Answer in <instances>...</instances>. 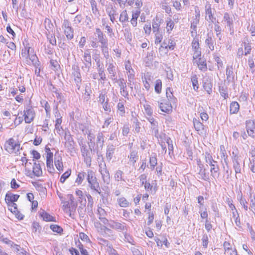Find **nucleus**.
Here are the masks:
<instances>
[{"label":"nucleus","mask_w":255,"mask_h":255,"mask_svg":"<svg viewBox=\"0 0 255 255\" xmlns=\"http://www.w3.org/2000/svg\"><path fill=\"white\" fill-rule=\"evenodd\" d=\"M249 209L255 214V198H251Z\"/></svg>","instance_id":"63"},{"label":"nucleus","mask_w":255,"mask_h":255,"mask_svg":"<svg viewBox=\"0 0 255 255\" xmlns=\"http://www.w3.org/2000/svg\"><path fill=\"white\" fill-rule=\"evenodd\" d=\"M20 146L18 141L16 142L13 138H10L5 143L4 148L10 153H16L19 150Z\"/></svg>","instance_id":"4"},{"label":"nucleus","mask_w":255,"mask_h":255,"mask_svg":"<svg viewBox=\"0 0 255 255\" xmlns=\"http://www.w3.org/2000/svg\"><path fill=\"white\" fill-rule=\"evenodd\" d=\"M118 109L120 112V115L123 116L125 113V107L123 103L119 102L117 105Z\"/></svg>","instance_id":"61"},{"label":"nucleus","mask_w":255,"mask_h":255,"mask_svg":"<svg viewBox=\"0 0 255 255\" xmlns=\"http://www.w3.org/2000/svg\"><path fill=\"white\" fill-rule=\"evenodd\" d=\"M104 143V136L102 132H99L97 135V144L102 148Z\"/></svg>","instance_id":"32"},{"label":"nucleus","mask_w":255,"mask_h":255,"mask_svg":"<svg viewBox=\"0 0 255 255\" xmlns=\"http://www.w3.org/2000/svg\"><path fill=\"white\" fill-rule=\"evenodd\" d=\"M197 64L200 70L203 71H205L207 70V67L206 61L205 60L199 58L198 61L197 62Z\"/></svg>","instance_id":"34"},{"label":"nucleus","mask_w":255,"mask_h":255,"mask_svg":"<svg viewBox=\"0 0 255 255\" xmlns=\"http://www.w3.org/2000/svg\"><path fill=\"white\" fill-rule=\"evenodd\" d=\"M123 172L121 170H118L117 171H116L114 176L115 180L117 181H125V179L123 178Z\"/></svg>","instance_id":"45"},{"label":"nucleus","mask_w":255,"mask_h":255,"mask_svg":"<svg viewBox=\"0 0 255 255\" xmlns=\"http://www.w3.org/2000/svg\"><path fill=\"white\" fill-rule=\"evenodd\" d=\"M97 240L100 245L106 246L109 249H112V245L108 240L100 237L97 238Z\"/></svg>","instance_id":"35"},{"label":"nucleus","mask_w":255,"mask_h":255,"mask_svg":"<svg viewBox=\"0 0 255 255\" xmlns=\"http://www.w3.org/2000/svg\"><path fill=\"white\" fill-rule=\"evenodd\" d=\"M148 121L151 124V128L154 133L155 135H156L158 133V123L156 122L154 119L152 117H149L147 118Z\"/></svg>","instance_id":"22"},{"label":"nucleus","mask_w":255,"mask_h":255,"mask_svg":"<svg viewBox=\"0 0 255 255\" xmlns=\"http://www.w3.org/2000/svg\"><path fill=\"white\" fill-rule=\"evenodd\" d=\"M95 34L97 37L98 41L101 45L108 43V39L106 35L104 34L103 32L99 28H96Z\"/></svg>","instance_id":"15"},{"label":"nucleus","mask_w":255,"mask_h":255,"mask_svg":"<svg viewBox=\"0 0 255 255\" xmlns=\"http://www.w3.org/2000/svg\"><path fill=\"white\" fill-rule=\"evenodd\" d=\"M119 205L122 207H127L129 205L128 202L124 197L118 199Z\"/></svg>","instance_id":"49"},{"label":"nucleus","mask_w":255,"mask_h":255,"mask_svg":"<svg viewBox=\"0 0 255 255\" xmlns=\"http://www.w3.org/2000/svg\"><path fill=\"white\" fill-rule=\"evenodd\" d=\"M223 21L226 23L227 26L229 28L231 31V34H233L234 33L233 17L230 15L228 13L226 12L224 14Z\"/></svg>","instance_id":"14"},{"label":"nucleus","mask_w":255,"mask_h":255,"mask_svg":"<svg viewBox=\"0 0 255 255\" xmlns=\"http://www.w3.org/2000/svg\"><path fill=\"white\" fill-rule=\"evenodd\" d=\"M107 71L111 76L115 77L116 76V67L113 63H110L107 67Z\"/></svg>","instance_id":"40"},{"label":"nucleus","mask_w":255,"mask_h":255,"mask_svg":"<svg viewBox=\"0 0 255 255\" xmlns=\"http://www.w3.org/2000/svg\"><path fill=\"white\" fill-rule=\"evenodd\" d=\"M103 106V108L105 112L110 113L111 111V106L109 104V99L107 98L106 102L101 104Z\"/></svg>","instance_id":"53"},{"label":"nucleus","mask_w":255,"mask_h":255,"mask_svg":"<svg viewBox=\"0 0 255 255\" xmlns=\"http://www.w3.org/2000/svg\"><path fill=\"white\" fill-rule=\"evenodd\" d=\"M83 57V59L82 61L83 62L92 63L91 56L89 49H87L85 51Z\"/></svg>","instance_id":"33"},{"label":"nucleus","mask_w":255,"mask_h":255,"mask_svg":"<svg viewBox=\"0 0 255 255\" xmlns=\"http://www.w3.org/2000/svg\"><path fill=\"white\" fill-rule=\"evenodd\" d=\"M162 87L161 81L160 79H158L156 81L155 85L154 87L155 91L159 94L161 92Z\"/></svg>","instance_id":"52"},{"label":"nucleus","mask_w":255,"mask_h":255,"mask_svg":"<svg viewBox=\"0 0 255 255\" xmlns=\"http://www.w3.org/2000/svg\"><path fill=\"white\" fill-rule=\"evenodd\" d=\"M204 156L206 162L211 167L210 172L211 176L214 179L218 178L220 176V172L217 162L214 160L212 155L208 152L205 153Z\"/></svg>","instance_id":"2"},{"label":"nucleus","mask_w":255,"mask_h":255,"mask_svg":"<svg viewBox=\"0 0 255 255\" xmlns=\"http://www.w3.org/2000/svg\"><path fill=\"white\" fill-rule=\"evenodd\" d=\"M33 173L37 176H40L42 174V171L39 164L34 163L33 167Z\"/></svg>","instance_id":"31"},{"label":"nucleus","mask_w":255,"mask_h":255,"mask_svg":"<svg viewBox=\"0 0 255 255\" xmlns=\"http://www.w3.org/2000/svg\"><path fill=\"white\" fill-rule=\"evenodd\" d=\"M108 43L101 45V48L102 53H103L104 57L106 59H108L109 57V48H108Z\"/></svg>","instance_id":"39"},{"label":"nucleus","mask_w":255,"mask_h":255,"mask_svg":"<svg viewBox=\"0 0 255 255\" xmlns=\"http://www.w3.org/2000/svg\"><path fill=\"white\" fill-rule=\"evenodd\" d=\"M86 173L85 172H80L78 173L77 178L76 180V182L78 183V185L81 184L82 182L83 181L85 176Z\"/></svg>","instance_id":"43"},{"label":"nucleus","mask_w":255,"mask_h":255,"mask_svg":"<svg viewBox=\"0 0 255 255\" xmlns=\"http://www.w3.org/2000/svg\"><path fill=\"white\" fill-rule=\"evenodd\" d=\"M98 74L100 77L99 79V81L102 80L103 81H105L106 80V76L105 73L104 68H101L99 70H98Z\"/></svg>","instance_id":"59"},{"label":"nucleus","mask_w":255,"mask_h":255,"mask_svg":"<svg viewBox=\"0 0 255 255\" xmlns=\"http://www.w3.org/2000/svg\"><path fill=\"white\" fill-rule=\"evenodd\" d=\"M232 160L233 163V167L235 169L236 173H240L241 171L240 166V159L239 157L234 152H232Z\"/></svg>","instance_id":"13"},{"label":"nucleus","mask_w":255,"mask_h":255,"mask_svg":"<svg viewBox=\"0 0 255 255\" xmlns=\"http://www.w3.org/2000/svg\"><path fill=\"white\" fill-rule=\"evenodd\" d=\"M81 148V152L82 155L84 158V162L86 163L88 167H90L91 165V152L92 151L88 149L85 144L82 142L79 143Z\"/></svg>","instance_id":"3"},{"label":"nucleus","mask_w":255,"mask_h":255,"mask_svg":"<svg viewBox=\"0 0 255 255\" xmlns=\"http://www.w3.org/2000/svg\"><path fill=\"white\" fill-rule=\"evenodd\" d=\"M220 152L222 158L224 159V162L227 164L228 155H227L224 145L220 146Z\"/></svg>","instance_id":"46"},{"label":"nucleus","mask_w":255,"mask_h":255,"mask_svg":"<svg viewBox=\"0 0 255 255\" xmlns=\"http://www.w3.org/2000/svg\"><path fill=\"white\" fill-rule=\"evenodd\" d=\"M118 85L120 87V93L125 98L128 99V92L127 91V84L125 79L120 78L118 81Z\"/></svg>","instance_id":"9"},{"label":"nucleus","mask_w":255,"mask_h":255,"mask_svg":"<svg viewBox=\"0 0 255 255\" xmlns=\"http://www.w3.org/2000/svg\"><path fill=\"white\" fill-rule=\"evenodd\" d=\"M63 26L64 28V33L66 37L68 39H71L73 38V30L72 27L70 26L69 22L68 20H65L63 23Z\"/></svg>","instance_id":"12"},{"label":"nucleus","mask_w":255,"mask_h":255,"mask_svg":"<svg viewBox=\"0 0 255 255\" xmlns=\"http://www.w3.org/2000/svg\"><path fill=\"white\" fill-rule=\"evenodd\" d=\"M198 167L199 168L198 171L199 178L205 181H209V177L208 175L206 173V169L204 168V165L203 164L199 163Z\"/></svg>","instance_id":"18"},{"label":"nucleus","mask_w":255,"mask_h":255,"mask_svg":"<svg viewBox=\"0 0 255 255\" xmlns=\"http://www.w3.org/2000/svg\"><path fill=\"white\" fill-rule=\"evenodd\" d=\"M116 150V146L113 144H109L107 146L106 157L107 160L110 162Z\"/></svg>","instance_id":"16"},{"label":"nucleus","mask_w":255,"mask_h":255,"mask_svg":"<svg viewBox=\"0 0 255 255\" xmlns=\"http://www.w3.org/2000/svg\"><path fill=\"white\" fill-rule=\"evenodd\" d=\"M240 106L238 102H232L230 106V113L231 114H235L238 112Z\"/></svg>","instance_id":"29"},{"label":"nucleus","mask_w":255,"mask_h":255,"mask_svg":"<svg viewBox=\"0 0 255 255\" xmlns=\"http://www.w3.org/2000/svg\"><path fill=\"white\" fill-rule=\"evenodd\" d=\"M54 164L57 169L61 171L63 170V164L62 162V157L59 155L58 152L55 154Z\"/></svg>","instance_id":"19"},{"label":"nucleus","mask_w":255,"mask_h":255,"mask_svg":"<svg viewBox=\"0 0 255 255\" xmlns=\"http://www.w3.org/2000/svg\"><path fill=\"white\" fill-rule=\"evenodd\" d=\"M90 84H89V85L86 84L85 88V93L84 95V100H86V101H88L90 99Z\"/></svg>","instance_id":"38"},{"label":"nucleus","mask_w":255,"mask_h":255,"mask_svg":"<svg viewBox=\"0 0 255 255\" xmlns=\"http://www.w3.org/2000/svg\"><path fill=\"white\" fill-rule=\"evenodd\" d=\"M203 87L208 94H211L212 89V83L210 80L206 79L204 81Z\"/></svg>","instance_id":"30"},{"label":"nucleus","mask_w":255,"mask_h":255,"mask_svg":"<svg viewBox=\"0 0 255 255\" xmlns=\"http://www.w3.org/2000/svg\"><path fill=\"white\" fill-rule=\"evenodd\" d=\"M158 104L159 108L162 112L169 114L172 111V107L171 103L167 101L160 103H158Z\"/></svg>","instance_id":"17"},{"label":"nucleus","mask_w":255,"mask_h":255,"mask_svg":"<svg viewBox=\"0 0 255 255\" xmlns=\"http://www.w3.org/2000/svg\"><path fill=\"white\" fill-rule=\"evenodd\" d=\"M71 169H69L66 172H65L61 176L60 179V181L63 183L65 180L70 176L71 175Z\"/></svg>","instance_id":"48"},{"label":"nucleus","mask_w":255,"mask_h":255,"mask_svg":"<svg viewBox=\"0 0 255 255\" xmlns=\"http://www.w3.org/2000/svg\"><path fill=\"white\" fill-rule=\"evenodd\" d=\"M119 20L122 23L128 21V16L126 10H124L121 13Z\"/></svg>","instance_id":"36"},{"label":"nucleus","mask_w":255,"mask_h":255,"mask_svg":"<svg viewBox=\"0 0 255 255\" xmlns=\"http://www.w3.org/2000/svg\"><path fill=\"white\" fill-rule=\"evenodd\" d=\"M246 128L248 134L253 137H255V126L254 124L250 122L247 123Z\"/></svg>","instance_id":"25"},{"label":"nucleus","mask_w":255,"mask_h":255,"mask_svg":"<svg viewBox=\"0 0 255 255\" xmlns=\"http://www.w3.org/2000/svg\"><path fill=\"white\" fill-rule=\"evenodd\" d=\"M218 22L217 23H215L214 25V30L216 32V35L219 38V40H221L222 38V28L218 24Z\"/></svg>","instance_id":"42"},{"label":"nucleus","mask_w":255,"mask_h":255,"mask_svg":"<svg viewBox=\"0 0 255 255\" xmlns=\"http://www.w3.org/2000/svg\"><path fill=\"white\" fill-rule=\"evenodd\" d=\"M83 65L82 66L81 69L85 72H89L92 66V63L83 62Z\"/></svg>","instance_id":"58"},{"label":"nucleus","mask_w":255,"mask_h":255,"mask_svg":"<svg viewBox=\"0 0 255 255\" xmlns=\"http://www.w3.org/2000/svg\"><path fill=\"white\" fill-rule=\"evenodd\" d=\"M40 215L42 217L43 220L47 222L53 221V217L49 214L45 212L44 211L40 213Z\"/></svg>","instance_id":"44"},{"label":"nucleus","mask_w":255,"mask_h":255,"mask_svg":"<svg viewBox=\"0 0 255 255\" xmlns=\"http://www.w3.org/2000/svg\"><path fill=\"white\" fill-rule=\"evenodd\" d=\"M90 2L91 5L92 12L94 14H96V12L98 11V8L97 7V3L95 0H90Z\"/></svg>","instance_id":"60"},{"label":"nucleus","mask_w":255,"mask_h":255,"mask_svg":"<svg viewBox=\"0 0 255 255\" xmlns=\"http://www.w3.org/2000/svg\"><path fill=\"white\" fill-rule=\"evenodd\" d=\"M198 78L196 75H194L191 77V81L193 89L195 91H197L198 89Z\"/></svg>","instance_id":"50"},{"label":"nucleus","mask_w":255,"mask_h":255,"mask_svg":"<svg viewBox=\"0 0 255 255\" xmlns=\"http://www.w3.org/2000/svg\"><path fill=\"white\" fill-rule=\"evenodd\" d=\"M152 26L153 32L154 33H158V32H160L159 31L160 24L158 22H157L155 21H153V22H152Z\"/></svg>","instance_id":"56"},{"label":"nucleus","mask_w":255,"mask_h":255,"mask_svg":"<svg viewBox=\"0 0 255 255\" xmlns=\"http://www.w3.org/2000/svg\"><path fill=\"white\" fill-rule=\"evenodd\" d=\"M86 132L87 134L89 147L91 151H92V147H93L95 145L94 139L95 135L91 130H89Z\"/></svg>","instance_id":"21"},{"label":"nucleus","mask_w":255,"mask_h":255,"mask_svg":"<svg viewBox=\"0 0 255 255\" xmlns=\"http://www.w3.org/2000/svg\"><path fill=\"white\" fill-rule=\"evenodd\" d=\"M174 26V22L171 19V18H169V20L167 21V23H166L167 31L168 32H170V31L172 30Z\"/></svg>","instance_id":"54"},{"label":"nucleus","mask_w":255,"mask_h":255,"mask_svg":"<svg viewBox=\"0 0 255 255\" xmlns=\"http://www.w3.org/2000/svg\"><path fill=\"white\" fill-rule=\"evenodd\" d=\"M166 97L168 98L169 103H174L176 101V98L173 96L172 93L169 88L166 90Z\"/></svg>","instance_id":"41"},{"label":"nucleus","mask_w":255,"mask_h":255,"mask_svg":"<svg viewBox=\"0 0 255 255\" xmlns=\"http://www.w3.org/2000/svg\"><path fill=\"white\" fill-rule=\"evenodd\" d=\"M19 197V195L17 194H6L5 196V201L8 202H10L11 205H13V206H16V204L14 203V202L16 201L18 198Z\"/></svg>","instance_id":"27"},{"label":"nucleus","mask_w":255,"mask_h":255,"mask_svg":"<svg viewBox=\"0 0 255 255\" xmlns=\"http://www.w3.org/2000/svg\"><path fill=\"white\" fill-rule=\"evenodd\" d=\"M72 75L74 78H81L80 69L77 65H74L72 67Z\"/></svg>","instance_id":"37"},{"label":"nucleus","mask_w":255,"mask_h":255,"mask_svg":"<svg viewBox=\"0 0 255 255\" xmlns=\"http://www.w3.org/2000/svg\"><path fill=\"white\" fill-rule=\"evenodd\" d=\"M106 11L110 17L111 21L114 23L116 17L118 15L117 8L112 4L109 5L106 7Z\"/></svg>","instance_id":"8"},{"label":"nucleus","mask_w":255,"mask_h":255,"mask_svg":"<svg viewBox=\"0 0 255 255\" xmlns=\"http://www.w3.org/2000/svg\"><path fill=\"white\" fill-rule=\"evenodd\" d=\"M86 173L85 177L90 188L92 190L96 191L100 195L103 196V194L100 190L99 184L95 176V172L91 169H88Z\"/></svg>","instance_id":"1"},{"label":"nucleus","mask_w":255,"mask_h":255,"mask_svg":"<svg viewBox=\"0 0 255 255\" xmlns=\"http://www.w3.org/2000/svg\"><path fill=\"white\" fill-rule=\"evenodd\" d=\"M24 120L26 123L29 124L33 121L35 117V112L32 108L27 109L24 111Z\"/></svg>","instance_id":"11"},{"label":"nucleus","mask_w":255,"mask_h":255,"mask_svg":"<svg viewBox=\"0 0 255 255\" xmlns=\"http://www.w3.org/2000/svg\"><path fill=\"white\" fill-rule=\"evenodd\" d=\"M193 124L195 129L198 131L201 132V133H203V131L204 130V125L203 124L198 120L196 119H193Z\"/></svg>","instance_id":"28"},{"label":"nucleus","mask_w":255,"mask_h":255,"mask_svg":"<svg viewBox=\"0 0 255 255\" xmlns=\"http://www.w3.org/2000/svg\"><path fill=\"white\" fill-rule=\"evenodd\" d=\"M146 114L149 117H152L153 110L149 105L145 104L143 105Z\"/></svg>","instance_id":"51"},{"label":"nucleus","mask_w":255,"mask_h":255,"mask_svg":"<svg viewBox=\"0 0 255 255\" xmlns=\"http://www.w3.org/2000/svg\"><path fill=\"white\" fill-rule=\"evenodd\" d=\"M98 225L100 226V228L98 230V232L104 237L107 238L110 240H115V237L113 234V231L105 226H101L100 223H97L95 226L98 228Z\"/></svg>","instance_id":"5"},{"label":"nucleus","mask_w":255,"mask_h":255,"mask_svg":"<svg viewBox=\"0 0 255 255\" xmlns=\"http://www.w3.org/2000/svg\"><path fill=\"white\" fill-rule=\"evenodd\" d=\"M205 18L207 20H209L210 22L214 23L216 20V17H214L211 8V5L207 2L205 5Z\"/></svg>","instance_id":"10"},{"label":"nucleus","mask_w":255,"mask_h":255,"mask_svg":"<svg viewBox=\"0 0 255 255\" xmlns=\"http://www.w3.org/2000/svg\"><path fill=\"white\" fill-rule=\"evenodd\" d=\"M155 43L157 44L161 42L163 38L162 32L155 33Z\"/></svg>","instance_id":"57"},{"label":"nucleus","mask_w":255,"mask_h":255,"mask_svg":"<svg viewBox=\"0 0 255 255\" xmlns=\"http://www.w3.org/2000/svg\"><path fill=\"white\" fill-rule=\"evenodd\" d=\"M99 171L102 175L104 183L107 184H109L110 182V175L105 163L103 165L102 164L99 165Z\"/></svg>","instance_id":"6"},{"label":"nucleus","mask_w":255,"mask_h":255,"mask_svg":"<svg viewBox=\"0 0 255 255\" xmlns=\"http://www.w3.org/2000/svg\"><path fill=\"white\" fill-rule=\"evenodd\" d=\"M214 40L213 38L212 33H208L207 38L205 40V44L208 46L209 48L213 51L214 49Z\"/></svg>","instance_id":"24"},{"label":"nucleus","mask_w":255,"mask_h":255,"mask_svg":"<svg viewBox=\"0 0 255 255\" xmlns=\"http://www.w3.org/2000/svg\"><path fill=\"white\" fill-rule=\"evenodd\" d=\"M130 162L134 166L138 159V152L136 150H131L128 156Z\"/></svg>","instance_id":"23"},{"label":"nucleus","mask_w":255,"mask_h":255,"mask_svg":"<svg viewBox=\"0 0 255 255\" xmlns=\"http://www.w3.org/2000/svg\"><path fill=\"white\" fill-rule=\"evenodd\" d=\"M46 165L48 169V171L50 173H54L55 169L53 167V162H51L49 163V162H46Z\"/></svg>","instance_id":"64"},{"label":"nucleus","mask_w":255,"mask_h":255,"mask_svg":"<svg viewBox=\"0 0 255 255\" xmlns=\"http://www.w3.org/2000/svg\"><path fill=\"white\" fill-rule=\"evenodd\" d=\"M226 74L227 76V80L228 82L233 81L234 79V73L232 66H227L226 70Z\"/></svg>","instance_id":"26"},{"label":"nucleus","mask_w":255,"mask_h":255,"mask_svg":"<svg viewBox=\"0 0 255 255\" xmlns=\"http://www.w3.org/2000/svg\"><path fill=\"white\" fill-rule=\"evenodd\" d=\"M50 229L54 232H56L57 233H61L63 232V229L57 225H52L50 226Z\"/></svg>","instance_id":"55"},{"label":"nucleus","mask_w":255,"mask_h":255,"mask_svg":"<svg viewBox=\"0 0 255 255\" xmlns=\"http://www.w3.org/2000/svg\"><path fill=\"white\" fill-rule=\"evenodd\" d=\"M109 226L111 228L119 232H124L128 230V226L126 223H120L114 220L110 221Z\"/></svg>","instance_id":"7"},{"label":"nucleus","mask_w":255,"mask_h":255,"mask_svg":"<svg viewBox=\"0 0 255 255\" xmlns=\"http://www.w3.org/2000/svg\"><path fill=\"white\" fill-rule=\"evenodd\" d=\"M157 158L155 156H151L149 158L150 168L153 170L157 165Z\"/></svg>","instance_id":"47"},{"label":"nucleus","mask_w":255,"mask_h":255,"mask_svg":"<svg viewBox=\"0 0 255 255\" xmlns=\"http://www.w3.org/2000/svg\"><path fill=\"white\" fill-rule=\"evenodd\" d=\"M30 47H29L27 49V55L29 57V60H27V63L28 64H32L34 66L36 65L39 66V62L38 61V58L35 54H33L30 56Z\"/></svg>","instance_id":"20"},{"label":"nucleus","mask_w":255,"mask_h":255,"mask_svg":"<svg viewBox=\"0 0 255 255\" xmlns=\"http://www.w3.org/2000/svg\"><path fill=\"white\" fill-rule=\"evenodd\" d=\"M166 72L167 78L168 79L173 80V78H174L173 74V72H172V70L171 69V68L170 67H168L166 69Z\"/></svg>","instance_id":"62"}]
</instances>
